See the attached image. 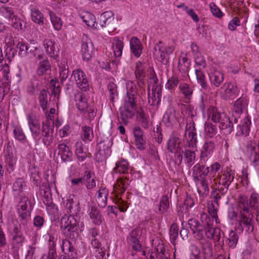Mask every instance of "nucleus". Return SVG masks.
Returning a JSON list of instances; mask_svg holds the SVG:
<instances>
[{
  "mask_svg": "<svg viewBox=\"0 0 259 259\" xmlns=\"http://www.w3.org/2000/svg\"><path fill=\"white\" fill-rule=\"evenodd\" d=\"M129 170V163L126 160L122 159L116 163V166L113 169L116 173L125 174Z\"/></svg>",
  "mask_w": 259,
  "mask_h": 259,
  "instance_id": "nucleus-41",
  "label": "nucleus"
},
{
  "mask_svg": "<svg viewBox=\"0 0 259 259\" xmlns=\"http://www.w3.org/2000/svg\"><path fill=\"white\" fill-rule=\"evenodd\" d=\"M196 129L194 125V122H191L186 124L185 127V136L187 138V136L188 135V147L189 148H193L196 146L197 143V134L195 132Z\"/></svg>",
  "mask_w": 259,
  "mask_h": 259,
  "instance_id": "nucleus-15",
  "label": "nucleus"
},
{
  "mask_svg": "<svg viewBox=\"0 0 259 259\" xmlns=\"http://www.w3.org/2000/svg\"><path fill=\"white\" fill-rule=\"evenodd\" d=\"M215 147V143L211 141H206L203 144L200 153L201 160L205 161V159L211 155Z\"/></svg>",
  "mask_w": 259,
  "mask_h": 259,
  "instance_id": "nucleus-23",
  "label": "nucleus"
},
{
  "mask_svg": "<svg viewBox=\"0 0 259 259\" xmlns=\"http://www.w3.org/2000/svg\"><path fill=\"white\" fill-rule=\"evenodd\" d=\"M247 153L251 165L259 166V146L248 144L246 146Z\"/></svg>",
  "mask_w": 259,
  "mask_h": 259,
  "instance_id": "nucleus-16",
  "label": "nucleus"
},
{
  "mask_svg": "<svg viewBox=\"0 0 259 259\" xmlns=\"http://www.w3.org/2000/svg\"><path fill=\"white\" fill-rule=\"evenodd\" d=\"M10 61L9 57L0 61V73L2 74L3 77L7 78V74L10 72V67L7 63V61Z\"/></svg>",
  "mask_w": 259,
  "mask_h": 259,
  "instance_id": "nucleus-61",
  "label": "nucleus"
},
{
  "mask_svg": "<svg viewBox=\"0 0 259 259\" xmlns=\"http://www.w3.org/2000/svg\"><path fill=\"white\" fill-rule=\"evenodd\" d=\"M136 106V103L124 101L123 106L119 109V120L120 123L124 125L128 124L129 119L132 118L135 115Z\"/></svg>",
  "mask_w": 259,
  "mask_h": 259,
  "instance_id": "nucleus-8",
  "label": "nucleus"
},
{
  "mask_svg": "<svg viewBox=\"0 0 259 259\" xmlns=\"http://www.w3.org/2000/svg\"><path fill=\"white\" fill-rule=\"evenodd\" d=\"M49 14L54 29L56 30H60L62 25L61 19L57 17L56 14L51 11H49Z\"/></svg>",
  "mask_w": 259,
  "mask_h": 259,
  "instance_id": "nucleus-57",
  "label": "nucleus"
},
{
  "mask_svg": "<svg viewBox=\"0 0 259 259\" xmlns=\"http://www.w3.org/2000/svg\"><path fill=\"white\" fill-rule=\"evenodd\" d=\"M175 50V47L172 46H166L163 42L159 41L154 48V55L156 59L163 63L166 64L169 61V56Z\"/></svg>",
  "mask_w": 259,
  "mask_h": 259,
  "instance_id": "nucleus-6",
  "label": "nucleus"
},
{
  "mask_svg": "<svg viewBox=\"0 0 259 259\" xmlns=\"http://www.w3.org/2000/svg\"><path fill=\"white\" fill-rule=\"evenodd\" d=\"M123 42L117 37H114L112 41V49L115 57H120L122 53Z\"/></svg>",
  "mask_w": 259,
  "mask_h": 259,
  "instance_id": "nucleus-39",
  "label": "nucleus"
},
{
  "mask_svg": "<svg viewBox=\"0 0 259 259\" xmlns=\"http://www.w3.org/2000/svg\"><path fill=\"white\" fill-rule=\"evenodd\" d=\"M71 77L75 81L77 87L83 92L90 89L89 78L85 73L81 69H77L72 71Z\"/></svg>",
  "mask_w": 259,
  "mask_h": 259,
  "instance_id": "nucleus-10",
  "label": "nucleus"
},
{
  "mask_svg": "<svg viewBox=\"0 0 259 259\" xmlns=\"http://www.w3.org/2000/svg\"><path fill=\"white\" fill-rule=\"evenodd\" d=\"M248 105V100L244 97H241L236 100L234 105V110L236 114H240L246 108Z\"/></svg>",
  "mask_w": 259,
  "mask_h": 259,
  "instance_id": "nucleus-40",
  "label": "nucleus"
},
{
  "mask_svg": "<svg viewBox=\"0 0 259 259\" xmlns=\"http://www.w3.org/2000/svg\"><path fill=\"white\" fill-rule=\"evenodd\" d=\"M109 92V99L114 106V103L118 99V92L116 85L113 82H110L107 86Z\"/></svg>",
  "mask_w": 259,
  "mask_h": 259,
  "instance_id": "nucleus-42",
  "label": "nucleus"
},
{
  "mask_svg": "<svg viewBox=\"0 0 259 259\" xmlns=\"http://www.w3.org/2000/svg\"><path fill=\"white\" fill-rule=\"evenodd\" d=\"M162 87H152V93L148 94V102L151 106H158L161 101Z\"/></svg>",
  "mask_w": 259,
  "mask_h": 259,
  "instance_id": "nucleus-20",
  "label": "nucleus"
},
{
  "mask_svg": "<svg viewBox=\"0 0 259 259\" xmlns=\"http://www.w3.org/2000/svg\"><path fill=\"white\" fill-rule=\"evenodd\" d=\"M82 20L89 27L99 29L98 22L95 21V17L91 13H87L86 15L82 17Z\"/></svg>",
  "mask_w": 259,
  "mask_h": 259,
  "instance_id": "nucleus-52",
  "label": "nucleus"
},
{
  "mask_svg": "<svg viewBox=\"0 0 259 259\" xmlns=\"http://www.w3.org/2000/svg\"><path fill=\"white\" fill-rule=\"evenodd\" d=\"M204 132L205 137L207 138H213L218 133L217 126L209 122H206L204 124Z\"/></svg>",
  "mask_w": 259,
  "mask_h": 259,
  "instance_id": "nucleus-46",
  "label": "nucleus"
},
{
  "mask_svg": "<svg viewBox=\"0 0 259 259\" xmlns=\"http://www.w3.org/2000/svg\"><path fill=\"white\" fill-rule=\"evenodd\" d=\"M179 88L186 99L189 100L191 98L193 94V89L187 83H181Z\"/></svg>",
  "mask_w": 259,
  "mask_h": 259,
  "instance_id": "nucleus-54",
  "label": "nucleus"
},
{
  "mask_svg": "<svg viewBox=\"0 0 259 259\" xmlns=\"http://www.w3.org/2000/svg\"><path fill=\"white\" fill-rule=\"evenodd\" d=\"M74 100L77 108L81 112H85L89 107L85 95L82 93L78 92L74 95Z\"/></svg>",
  "mask_w": 259,
  "mask_h": 259,
  "instance_id": "nucleus-24",
  "label": "nucleus"
},
{
  "mask_svg": "<svg viewBox=\"0 0 259 259\" xmlns=\"http://www.w3.org/2000/svg\"><path fill=\"white\" fill-rule=\"evenodd\" d=\"M234 172L230 170L224 172L220 176L219 185L222 186L229 187L234 179Z\"/></svg>",
  "mask_w": 259,
  "mask_h": 259,
  "instance_id": "nucleus-36",
  "label": "nucleus"
},
{
  "mask_svg": "<svg viewBox=\"0 0 259 259\" xmlns=\"http://www.w3.org/2000/svg\"><path fill=\"white\" fill-rule=\"evenodd\" d=\"M149 259H170V255L164 245L159 243L155 248V251L151 252Z\"/></svg>",
  "mask_w": 259,
  "mask_h": 259,
  "instance_id": "nucleus-17",
  "label": "nucleus"
},
{
  "mask_svg": "<svg viewBox=\"0 0 259 259\" xmlns=\"http://www.w3.org/2000/svg\"><path fill=\"white\" fill-rule=\"evenodd\" d=\"M79 203L76 198H73L70 196L67 200L65 207L67 210V212L70 213L69 215H73L78 213L80 211V209L79 206Z\"/></svg>",
  "mask_w": 259,
  "mask_h": 259,
  "instance_id": "nucleus-31",
  "label": "nucleus"
},
{
  "mask_svg": "<svg viewBox=\"0 0 259 259\" xmlns=\"http://www.w3.org/2000/svg\"><path fill=\"white\" fill-rule=\"evenodd\" d=\"M141 234V228H136L132 230L126 237V241L127 245L135 251H140L142 248V244L140 241Z\"/></svg>",
  "mask_w": 259,
  "mask_h": 259,
  "instance_id": "nucleus-11",
  "label": "nucleus"
},
{
  "mask_svg": "<svg viewBox=\"0 0 259 259\" xmlns=\"http://www.w3.org/2000/svg\"><path fill=\"white\" fill-rule=\"evenodd\" d=\"M13 134L16 140L22 143L27 141L25 135L20 126H15L14 127Z\"/></svg>",
  "mask_w": 259,
  "mask_h": 259,
  "instance_id": "nucleus-55",
  "label": "nucleus"
},
{
  "mask_svg": "<svg viewBox=\"0 0 259 259\" xmlns=\"http://www.w3.org/2000/svg\"><path fill=\"white\" fill-rule=\"evenodd\" d=\"M11 233L12 235V246L14 252L17 253L19 249L22 246L25 237L23 234L20 224H14L11 228Z\"/></svg>",
  "mask_w": 259,
  "mask_h": 259,
  "instance_id": "nucleus-7",
  "label": "nucleus"
},
{
  "mask_svg": "<svg viewBox=\"0 0 259 259\" xmlns=\"http://www.w3.org/2000/svg\"><path fill=\"white\" fill-rule=\"evenodd\" d=\"M195 73L198 83L202 89L207 90L208 84L205 80V76L203 72L200 69H196Z\"/></svg>",
  "mask_w": 259,
  "mask_h": 259,
  "instance_id": "nucleus-56",
  "label": "nucleus"
},
{
  "mask_svg": "<svg viewBox=\"0 0 259 259\" xmlns=\"http://www.w3.org/2000/svg\"><path fill=\"white\" fill-rule=\"evenodd\" d=\"M201 219L202 222L204 220L206 221L207 227H205V233L206 237L208 239H212L213 234V231H214V228L211 227V224L207 221L208 219L209 222L210 221L209 218L207 214L204 213L201 215Z\"/></svg>",
  "mask_w": 259,
  "mask_h": 259,
  "instance_id": "nucleus-51",
  "label": "nucleus"
},
{
  "mask_svg": "<svg viewBox=\"0 0 259 259\" xmlns=\"http://www.w3.org/2000/svg\"><path fill=\"white\" fill-rule=\"evenodd\" d=\"M182 143V139L179 137L178 133L173 132L167 142V149L171 153L179 152L183 150L181 147Z\"/></svg>",
  "mask_w": 259,
  "mask_h": 259,
  "instance_id": "nucleus-12",
  "label": "nucleus"
},
{
  "mask_svg": "<svg viewBox=\"0 0 259 259\" xmlns=\"http://www.w3.org/2000/svg\"><path fill=\"white\" fill-rule=\"evenodd\" d=\"M31 19L35 23L39 25H42L44 24V17L41 12L36 9L31 10Z\"/></svg>",
  "mask_w": 259,
  "mask_h": 259,
  "instance_id": "nucleus-50",
  "label": "nucleus"
},
{
  "mask_svg": "<svg viewBox=\"0 0 259 259\" xmlns=\"http://www.w3.org/2000/svg\"><path fill=\"white\" fill-rule=\"evenodd\" d=\"M249 206L251 208V211L255 210L258 213L259 212V194L255 192L252 193L250 196Z\"/></svg>",
  "mask_w": 259,
  "mask_h": 259,
  "instance_id": "nucleus-47",
  "label": "nucleus"
},
{
  "mask_svg": "<svg viewBox=\"0 0 259 259\" xmlns=\"http://www.w3.org/2000/svg\"><path fill=\"white\" fill-rule=\"evenodd\" d=\"M0 12L4 17L9 19L15 15L14 9L8 6H2L0 9Z\"/></svg>",
  "mask_w": 259,
  "mask_h": 259,
  "instance_id": "nucleus-64",
  "label": "nucleus"
},
{
  "mask_svg": "<svg viewBox=\"0 0 259 259\" xmlns=\"http://www.w3.org/2000/svg\"><path fill=\"white\" fill-rule=\"evenodd\" d=\"M58 155L63 162L70 161L72 160V153L68 146L64 143L58 145Z\"/></svg>",
  "mask_w": 259,
  "mask_h": 259,
  "instance_id": "nucleus-26",
  "label": "nucleus"
},
{
  "mask_svg": "<svg viewBox=\"0 0 259 259\" xmlns=\"http://www.w3.org/2000/svg\"><path fill=\"white\" fill-rule=\"evenodd\" d=\"M112 138L109 134L103 135L100 138V141L98 145V149L104 151L110 154V147L112 145Z\"/></svg>",
  "mask_w": 259,
  "mask_h": 259,
  "instance_id": "nucleus-29",
  "label": "nucleus"
},
{
  "mask_svg": "<svg viewBox=\"0 0 259 259\" xmlns=\"http://www.w3.org/2000/svg\"><path fill=\"white\" fill-rule=\"evenodd\" d=\"M51 70V65L47 59H44L38 63L36 73L38 76H42Z\"/></svg>",
  "mask_w": 259,
  "mask_h": 259,
  "instance_id": "nucleus-45",
  "label": "nucleus"
},
{
  "mask_svg": "<svg viewBox=\"0 0 259 259\" xmlns=\"http://www.w3.org/2000/svg\"><path fill=\"white\" fill-rule=\"evenodd\" d=\"M43 46L46 53L51 57L56 59L58 57L59 49L54 41L49 38H46L43 41Z\"/></svg>",
  "mask_w": 259,
  "mask_h": 259,
  "instance_id": "nucleus-21",
  "label": "nucleus"
},
{
  "mask_svg": "<svg viewBox=\"0 0 259 259\" xmlns=\"http://www.w3.org/2000/svg\"><path fill=\"white\" fill-rule=\"evenodd\" d=\"M89 215L92 222L96 225L99 226L102 222V215L100 210L96 206H93L89 210Z\"/></svg>",
  "mask_w": 259,
  "mask_h": 259,
  "instance_id": "nucleus-33",
  "label": "nucleus"
},
{
  "mask_svg": "<svg viewBox=\"0 0 259 259\" xmlns=\"http://www.w3.org/2000/svg\"><path fill=\"white\" fill-rule=\"evenodd\" d=\"M81 137L84 142H89L92 141L94 138L92 128L87 125L82 126L81 128Z\"/></svg>",
  "mask_w": 259,
  "mask_h": 259,
  "instance_id": "nucleus-44",
  "label": "nucleus"
},
{
  "mask_svg": "<svg viewBox=\"0 0 259 259\" xmlns=\"http://www.w3.org/2000/svg\"><path fill=\"white\" fill-rule=\"evenodd\" d=\"M224 89L222 94V99L227 100L228 99H234L238 95L239 90L235 83L228 82H226L221 90Z\"/></svg>",
  "mask_w": 259,
  "mask_h": 259,
  "instance_id": "nucleus-13",
  "label": "nucleus"
},
{
  "mask_svg": "<svg viewBox=\"0 0 259 259\" xmlns=\"http://www.w3.org/2000/svg\"><path fill=\"white\" fill-rule=\"evenodd\" d=\"M239 209V228L242 231L244 230L247 233L253 232V214L249 206L247 197L243 195H240L238 199Z\"/></svg>",
  "mask_w": 259,
  "mask_h": 259,
  "instance_id": "nucleus-1",
  "label": "nucleus"
},
{
  "mask_svg": "<svg viewBox=\"0 0 259 259\" xmlns=\"http://www.w3.org/2000/svg\"><path fill=\"white\" fill-rule=\"evenodd\" d=\"M209 77L211 85L219 87L224 80V74L216 69L212 68L209 74Z\"/></svg>",
  "mask_w": 259,
  "mask_h": 259,
  "instance_id": "nucleus-22",
  "label": "nucleus"
},
{
  "mask_svg": "<svg viewBox=\"0 0 259 259\" xmlns=\"http://www.w3.org/2000/svg\"><path fill=\"white\" fill-rule=\"evenodd\" d=\"M62 248L64 253L67 254L69 258L72 259L77 257V252L72 244L67 239L62 241Z\"/></svg>",
  "mask_w": 259,
  "mask_h": 259,
  "instance_id": "nucleus-32",
  "label": "nucleus"
},
{
  "mask_svg": "<svg viewBox=\"0 0 259 259\" xmlns=\"http://www.w3.org/2000/svg\"><path fill=\"white\" fill-rule=\"evenodd\" d=\"M26 186V183L24 179L19 178L16 179L13 184V190L21 192Z\"/></svg>",
  "mask_w": 259,
  "mask_h": 259,
  "instance_id": "nucleus-58",
  "label": "nucleus"
},
{
  "mask_svg": "<svg viewBox=\"0 0 259 259\" xmlns=\"http://www.w3.org/2000/svg\"><path fill=\"white\" fill-rule=\"evenodd\" d=\"M126 97L125 98L126 102L137 103L136 97L137 95L136 86L135 84L131 81H128L126 83Z\"/></svg>",
  "mask_w": 259,
  "mask_h": 259,
  "instance_id": "nucleus-27",
  "label": "nucleus"
},
{
  "mask_svg": "<svg viewBox=\"0 0 259 259\" xmlns=\"http://www.w3.org/2000/svg\"><path fill=\"white\" fill-rule=\"evenodd\" d=\"M191 62L187 57V54L182 53L179 58L178 68L183 75L187 74L190 68Z\"/></svg>",
  "mask_w": 259,
  "mask_h": 259,
  "instance_id": "nucleus-25",
  "label": "nucleus"
},
{
  "mask_svg": "<svg viewBox=\"0 0 259 259\" xmlns=\"http://www.w3.org/2000/svg\"><path fill=\"white\" fill-rule=\"evenodd\" d=\"M60 228L65 236L72 241H75L79 236L78 226L73 215L63 216L60 220Z\"/></svg>",
  "mask_w": 259,
  "mask_h": 259,
  "instance_id": "nucleus-3",
  "label": "nucleus"
},
{
  "mask_svg": "<svg viewBox=\"0 0 259 259\" xmlns=\"http://www.w3.org/2000/svg\"><path fill=\"white\" fill-rule=\"evenodd\" d=\"M129 184L128 179H123L122 178L118 179L113 186L114 192L118 194L123 193Z\"/></svg>",
  "mask_w": 259,
  "mask_h": 259,
  "instance_id": "nucleus-35",
  "label": "nucleus"
},
{
  "mask_svg": "<svg viewBox=\"0 0 259 259\" xmlns=\"http://www.w3.org/2000/svg\"><path fill=\"white\" fill-rule=\"evenodd\" d=\"M59 67L60 79L61 83H63V82L66 80L68 76V67L65 63H61Z\"/></svg>",
  "mask_w": 259,
  "mask_h": 259,
  "instance_id": "nucleus-60",
  "label": "nucleus"
},
{
  "mask_svg": "<svg viewBox=\"0 0 259 259\" xmlns=\"http://www.w3.org/2000/svg\"><path fill=\"white\" fill-rule=\"evenodd\" d=\"M40 193L45 198L46 200L49 202L51 200V189L47 184H43L40 187Z\"/></svg>",
  "mask_w": 259,
  "mask_h": 259,
  "instance_id": "nucleus-63",
  "label": "nucleus"
},
{
  "mask_svg": "<svg viewBox=\"0 0 259 259\" xmlns=\"http://www.w3.org/2000/svg\"><path fill=\"white\" fill-rule=\"evenodd\" d=\"M202 251L204 259H209L212 256V247L209 243H206L202 245Z\"/></svg>",
  "mask_w": 259,
  "mask_h": 259,
  "instance_id": "nucleus-62",
  "label": "nucleus"
},
{
  "mask_svg": "<svg viewBox=\"0 0 259 259\" xmlns=\"http://www.w3.org/2000/svg\"><path fill=\"white\" fill-rule=\"evenodd\" d=\"M188 225L195 237L198 240H201L203 238L204 227L195 219H190L188 221Z\"/></svg>",
  "mask_w": 259,
  "mask_h": 259,
  "instance_id": "nucleus-18",
  "label": "nucleus"
},
{
  "mask_svg": "<svg viewBox=\"0 0 259 259\" xmlns=\"http://www.w3.org/2000/svg\"><path fill=\"white\" fill-rule=\"evenodd\" d=\"M33 209L30 200L26 196H20L17 209L22 223H25L30 219L31 212Z\"/></svg>",
  "mask_w": 259,
  "mask_h": 259,
  "instance_id": "nucleus-5",
  "label": "nucleus"
},
{
  "mask_svg": "<svg viewBox=\"0 0 259 259\" xmlns=\"http://www.w3.org/2000/svg\"><path fill=\"white\" fill-rule=\"evenodd\" d=\"M113 14L111 12H105L101 14L98 22V26L101 28H103L106 26H109L110 24V20L113 19L112 17Z\"/></svg>",
  "mask_w": 259,
  "mask_h": 259,
  "instance_id": "nucleus-43",
  "label": "nucleus"
},
{
  "mask_svg": "<svg viewBox=\"0 0 259 259\" xmlns=\"http://www.w3.org/2000/svg\"><path fill=\"white\" fill-rule=\"evenodd\" d=\"M203 161L196 164L192 168V175L196 183H200L197 191L200 195H207L209 192V185L212 182V176L208 175L209 167L203 164Z\"/></svg>",
  "mask_w": 259,
  "mask_h": 259,
  "instance_id": "nucleus-2",
  "label": "nucleus"
},
{
  "mask_svg": "<svg viewBox=\"0 0 259 259\" xmlns=\"http://www.w3.org/2000/svg\"><path fill=\"white\" fill-rule=\"evenodd\" d=\"M38 99L41 107L44 111H45L48 108V97L47 91L45 90L40 91Z\"/></svg>",
  "mask_w": 259,
  "mask_h": 259,
  "instance_id": "nucleus-59",
  "label": "nucleus"
},
{
  "mask_svg": "<svg viewBox=\"0 0 259 259\" xmlns=\"http://www.w3.org/2000/svg\"><path fill=\"white\" fill-rule=\"evenodd\" d=\"M54 122L47 120L44 122L41 127V137H38V140L41 138L43 144L48 147L51 145L54 140Z\"/></svg>",
  "mask_w": 259,
  "mask_h": 259,
  "instance_id": "nucleus-9",
  "label": "nucleus"
},
{
  "mask_svg": "<svg viewBox=\"0 0 259 259\" xmlns=\"http://www.w3.org/2000/svg\"><path fill=\"white\" fill-rule=\"evenodd\" d=\"M137 119L144 128H148L149 127L148 116L142 109L137 112Z\"/></svg>",
  "mask_w": 259,
  "mask_h": 259,
  "instance_id": "nucleus-53",
  "label": "nucleus"
},
{
  "mask_svg": "<svg viewBox=\"0 0 259 259\" xmlns=\"http://www.w3.org/2000/svg\"><path fill=\"white\" fill-rule=\"evenodd\" d=\"M169 204L168 197L167 195H163L160 199L159 204L158 205V210L157 213L163 214L167 212L169 208Z\"/></svg>",
  "mask_w": 259,
  "mask_h": 259,
  "instance_id": "nucleus-49",
  "label": "nucleus"
},
{
  "mask_svg": "<svg viewBox=\"0 0 259 259\" xmlns=\"http://www.w3.org/2000/svg\"><path fill=\"white\" fill-rule=\"evenodd\" d=\"M83 177V185H85L88 190L93 189L96 187L95 177L90 171H85Z\"/></svg>",
  "mask_w": 259,
  "mask_h": 259,
  "instance_id": "nucleus-38",
  "label": "nucleus"
},
{
  "mask_svg": "<svg viewBox=\"0 0 259 259\" xmlns=\"http://www.w3.org/2000/svg\"><path fill=\"white\" fill-rule=\"evenodd\" d=\"M28 124L29 129L32 133L33 138L36 139L39 137L40 134V124L36 120L35 117L32 114H29L27 115Z\"/></svg>",
  "mask_w": 259,
  "mask_h": 259,
  "instance_id": "nucleus-19",
  "label": "nucleus"
},
{
  "mask_svg": "<svg viewBox=\"0 0 259 259\" xmlns=\"http://www.w3.org/2000/svg\"><path fill=\"white\" fill-rule=\"evenodd\" d=\"M94 51V46L92 40L87 35H84L82 38L81 53L82 59L88 61L92 57Z\"/></svg>",
  "mask_w": 259,
  "mask_h": 259,
  "instance_id": "nucleus-14",
  "label": "nucleus"
},
{
  "mask_svg": "<svg viewBox=\"0 0 259 259\" xmlns=\"http://www.w3.org/2000/svg\"><path fill=\"white\" fill-rule=\"evenodd\" d=\"M16 48L19 50V54L23 56L31 54L37 50L36 47H30L23 41L19 42Z\"/></svg>",
  "mask_w": 259,
  "mask_h": 259,
  "instance_id": "nucleus-37",
  "label": "nucleus"
},
{
  "mask_svg": "<svg viewBox=\"0 0 259 259\" xmlns=\"http://www.w3.org/2000/svg\"><path fill=\"white\" fill-rule=\"evenodd\" d=\"M130 49L132 54L137 58H139L142 53V44L140 40L137 37H133L130 41Z\"/></svg>",
  "mask_w": 259,
  "mask_h": 259,
  "instance_id": "nucleus-28",
  "label": "nucleus"
},
{
  "mask_svg": "<svg viewBox=\"0 0 259 259\" xmlns=\"http://www.w3.org/2000/svg\"><path fill=\"white\" fill-rule=\"evenodd\" d=\"M208 112L212 121L215 123H220L219 127L221 130H226L229 133H231L233 131L232 120H231L224 112H219L217 108L212 106L209 108Z\"/></svg>",
  "mask_w": 259,
  "mask_h": 259,
  "instance_id": "nucleus-4",
  "label": "nucleus"
},
{
  "mask_svg": "<svg viewBox=\"0 0 259 259\" xmlns=\"http://www.w3.org/2000/svg\"><path fill=\"white\" fill-rule=\"evenodd\" d=\"M182 153L184 155V161L185 163L189 167L192 166L195 163L196 160V153L194 150L185 149L182 150Z\"/></svg>",
  "mask_w": 259,
  "mask_h": 259,
  "instance_id": "nucleus-34",
  "label": "nucleus"
},
{
  "mask_svg": "<svg viewBox=\"0 0 259 259\" xmlns=\"http://www.w3.org/2000/svg\"><path fill=\"white\" fill-rule=\"evenodd\" d=\"M250 118L248 116H246L244 118L242 124L238 125V128H239L238 133H240L239 134L247 135L250 131Z\"/></svg>",
  "mask_w": 259,
  "mask_h": 259,
  "instance_id": "nucleus-48",
  "label": "nucleus"
},
{
  "mask_svg": "<svg viewBox=\"0 0 259 259\" xmlns=\"http://www.w3.org/2000/svg\"><path fill=\"white\" fill-rule=\"evenodd\" d=\"M133 133L135 138L136 147L140 149H145V141L143 139V132L139 126H136L133 128Z\"/></svg>",
  "mask_w": 259,
  "mask_h": 259,
  "instance_id": "nucleus-30",
  "label": "nucleus"
}]
</instances>
